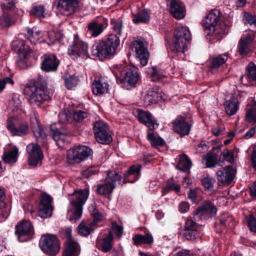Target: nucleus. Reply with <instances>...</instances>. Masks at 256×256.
<instances>
[{"label": "nucleus", "mask_w": 256, "mask_h": 256, "mask_svg": "<svg viewBox=\"0 0 256 256\" xmlns=\"http://www.w3.org/2000/svg\"><path fill=\"white\" fill-rule=\"evenodd\" d=\"M111 23L114 34H109L105 40L96 42L92 46L93 55L102 60L112 56L120 44L119 36L122 34V21L112 19Z\"/></svg>", "instance_id": "nucleus-1"}, {"label": "nucleus", "mask_w": 256, "mask_h": 256, "mask_svg": "<svg viewBox=\"0 0 256 256\" xmlns=\"http://www.w3.org/2000/svg\"><path fill=\"white\" fill-rule=\"evenodd\" d=\"M24 94L30 104L39 106L50 100L52 96L46 85L40 82H29L24 86Z\"/></svg>", "instance_id": "nucleus-2"}, {"label": "nucleus", "mask_w": 256, "mask_h": 256, "mask_svg": "<svg viewBox=\"0 0 256 256\" xmlns=\"http://www.w3.org/2000/svg\"><path fill=\"white\" fill-rule=\"evenodd\" d=\"M74 200L70 202V208L68 210V214L70 221L75 222L82 216V206L86 201L88 196V190H82L75 192L73 194Z\"/></svg>", "instance_id": "nucleus-3"}, {"label": "nucleus", "mask_w": 256, "mask_h": 256, "mask_svg": "<svg viewBox=\"0 0 256 256\" xmlns=\"http://www.w3.org/2000/svg\"><path fill=\"white\" fill-rule=\"evenodd\" d=\"M190 40V33L188 28L184 26H178L174 34L172 50L176 52L184 53L188 49Z\"/></svg>", "instance_id": "nucleus-4"}, {"label": "nucleus", "mask_w": 256, "mask_h": 256, "mask_svg": "<svg viewBox=\"0 0 256 256\" xmlns=\"http://www.w3.org/2000/svg\"><path fill=\"white\" fill-rule=\"evenodd\" d=\"M220 11L218 10H214L210 11L202 22V26L206 29L210 30L208 34L213 36H217L218 35L220 38H218V40L221 39L222 35L228 33L226 30L220 31L218 30L219 26H217V24L220 20Z\"/></svg>", "instance_id": "nucleus-5"}, {"label": "nucleus", "mask_w": 256, "mask_h": 256, "mask_svg": "<svg viewBox=\"0 0 256 256\" xmlns=\"http://www.w3.org/2000/svg\"><path fill=\"white\" fill-rule=\"evenodd\" d=\"M94 136L96 141L103 144H110L112 142L108 124L104 121H96L93 124Z\"/></svg>", "instance_id": "nucleus-6"}, {"label": "nucleus", "mask_w": 256, "mask_h": 256, "mask_svg": "<svg viewBox=\"0 0 256 256\" xmlns=\"http://www.w3.org/2000/svg\"><path fill=\"white\" fill-rule=\"evenodd\" d=\"M91 152V149L86 146H74L68 151V161L72 164L80 163L90 156Z\"/></svg>", "instance_id": "nucleus-7"}, {"label": "nucleus", "mask_w": 256, "mask_h": 256, "mask_svg": "<svg viewBox=\"0 0 256 256\" xmlns=\"http://www.w3.org/2000/svg\"><path fill=\"white\" fill-rule=\"evenodd\" d=\"M121 176L118 173H110L108 174L103 184L96 186V192L100 195H106L112 193L116 187V183L119 182L120 184Z\"/></svg>", "instance_id": "nucleus-8"}, {"label": "nucleus", "mask_w": 256, "mask_h": 256, "mask_svg": "<svg viewBox=\"0 0 256 256\" xmlns=\"http://www.w3.org/2000/svg\"><path fill=\"white\" fill-rule=\"evenodd\" d=\"M15 234L20 242H26L32 239L34 230L30 221L22 220L16 226Z\"/></svg>", "instance_id": "nucleus-9"}, {"label": "nucleus", "mask_w": 256, "mask_h": 256, "mask_svg": "<svg viewBox=\"0 0 256 256\" xmlns=\"http://www.w3.org/2000/svg\"><path fill=\"white\" fill-rule=\"evenodd\" d=\"M42 250L50 256H54L60 250V244L56 237L54 235L44 236L40 242Z\"/></svg>", "instance_id": "nucleus-10"}, {"label": "nucleus", "mask_w": 256, "mask_h": 256, "mask_svg": "<svg viewBox=\"0 0 256 256\" xmlns=\"http://www.w3.org/2000/svg\"><path fill=\"white\" fill-rule=\"evenodd\" d=\"M6 128L10 134L13 136H22L27 135L30 128L27 122H20L16 118H10L8 120Z\"/></svg>", "instance_id": "nucleus-11"}, {"label": "nucleus", "mask_w": 256, "mask_h": 256, "mask_svg": "<svg viewBox=\"0 0 256 256\" xmlns=\"http://www.w3.org/2000/svg\"><path fill=\"white\" fill-rule=\"evenodd\" d=\"M68 54L74 59L78 57L87 58L88 55V44L78 40H74L68 49Z\"/></svg>", "instance_id": "nucleus-12"}, {"label": "nucleus", "mask_w": 256, "mask_h": 256, "mask_svg": "<svg viewBox=\"0 0 256 256\" xmlns=\"http://www.w3.org/2000/svg\"><path fill=\"white\" fill-rule=\"evenodd\" d=\"M26 152L28 154L29 164L33 167L37 166L43 158L40 146L37 144H30L26 146Z\"/></svg>", "instance_id": "nucleus-13"}, {"label": "nucleus", "mask_w": 256, "mask_h": 256, "mask_svg": "<svg viewBox=\"0 0 256 256\" xmlns=\"http://www.w3.org/2000/svg\"><path fill=\"white\" fill-rule=\"evenodd\" d=\"M52 201V198L50 195L46 194H42L37 216L43 218L50 217L53 210Z\"/></svg>", "instance_id": "nucleus-14"}, {"label": "nucleus", "mask_w": 256, "mask_h": 256, "mask_svg": "<svg viewBox=\"0 0 256 256\" xmlns=\"http://www.w3.org/2000/svg\"><path fill=\"white\" fill-rule=\"evenodd\" d=\"M57 8L60 12L64 16H68L74 14L78 7L77 0H56Z\"/></svg>", "instance_id": "nucleus-15"}, {"label": "nucleus", "mask_w": 256, "mask_h": 256, "mask_svg": "<svg viewBox=\"0 0 256 256\" xmlns=\"http://www.w3.org/2000/svg\"><path fill=\"white\" fill-rule=\"evenodd\" d=\"M60 64V60L53 54H46L42 56L41 68L46 72L56 71Z\"/></svg>", "instance_id": "nucleus-16"}, {"label": "nucleus", "mask_w": 256, "mask_h": 256, "mask_svg": "<svg viewBox=\"0 0 256 256\" xmlns=\"http://www.w3.org/2000/svg\"><path fill=\"white\" fill-rule=\"evenodd\" d=\"M133 50L136 52L142 66L147 64L149 53L142 41L136 40L133 42Z\"/></svg>", "instance_id": "nucleus-17"}, {"label": "nucleus", "mask_w": 256, "mask_h": 256, "mask_svg": "<svg viewBox=\"0 0 256 256\" xmlns=\"http://www.w3.org/2000/svg\"><path fill=\"white\" fill-rule=\"evenodd\" d=\"M50 128L52 131V136L56 144L59 147H63L66 140V132L63 127H61L59 124L57 125L53 124L50 125Z\"/></svg>", "instance_id": "nucleus-18"}, {"label": "nucleus", "mask_w": 256, "mask_h": 256, "mask_svg": "<svg viewBox=\"0 0 256 256\" xmlns=\"http://www.w3.org/2000/svg\"><path fill=\"white\" fill-rule=\"evenodd\" d=\"M135 114L140 122L149 128V130L156 128L158 126L149 112L138 109L135 112Z\"/></svg>", "instance_id": "nucleus-19"}, {"label": "nucleus", "mask_w": 256, "mask_h": 256, "mask_svg": "<svg viewBox=\"0 0 256 256\" xmlns=\"http://www.w3.org/2000/svg\"><path fill=\"white\" fill-rule=\"evenodd\" d=\"M174 130L182 136L188 135L192 125L181 116H178L172 122Z\"/></svg>", "instance_id": "nucleus-20"}, {"label": "nucleus", "mask_w": 256, "mask_h": 256, "mask_svg": "<svg viewBox=\"0 0 256 256\" xmlns=\"http://www.w3.org/2000/svg\"><path fill=\"white\" fill-rule=\"evenodd\" d=\"M254 39V36L252 33H248L242 36L238 46V52L241 55L246 56L249 53Z\"/></svg>", "instance_id": "nucleus-21"}, {"label": "nucleus", "mask_w": 256, "mask_h": 256, "mask_svg": "<svg viewBox=\"0 0 256 256\" xmlns=\"http://www.w3.org/2000/svg\"><path fill=\"white\" fill-rule=\"evenodd\" d=\"M235 170L231 166L222 168L216 173V178L221 183L230 184L234 179Z\"/></svg>", "instance_id": "nucleus-22"}, {"label": "nucleus", "mask_w": 256, "mask_h": 256, "mask_svg": "<svg viewBox=\"0 0 256 256\" xmlns=\"http://www.w3.org/2000/svg\"><path fill=\"white\" fill-rule=\"evenodd\" d=\"M170 2V12L177 19H182L185 16L184 4L180 0H168Z\"/></svg>", "instance_id": "nucleus-23"}, {"label": "nucleus", "mask_w": 256, "mask_h": 256, "mask_svg": "<svg viewBox=\"0 0 256 256\" xmlns=\"http://www.w3.org/2000/svg\"><path fill=\"white\" fill-rule=\"evenodd\" d=\"M184 236L188 240H195L198 234V226L197 224L190 219L187 218L184 225Z\"/></svg>", "instance_id": "nucleus-24"}, {"label": "nucleus", "mask_w": 256, "mask_h": 256, "mask_svg": "<svg viewBox=\"0 0 256 256\" xmlns=\"http://www.w3.org/2000/svg\"><path fill=\"white\" fill-rule=\"evenodd\" d=\"M163 96L161 92H159L158 88H153L149 90L143 98L144 104L146 106H148L156 103V101L163 100Z\"/></svg>", "instance_id": "nucleus-25"}, {"label": "nucleus", "mask_w": 256, "mask_h": 256, "mask_svg": "<svg viewBox=\"0 0 256 256\" xmlns=\"http://www.w3.org/2000/svg\"><path fill=\"white\" fill-rule=\"evenodd\" d=\"M108 84L104 78L100 77L94 80L92 83V92L96 95H100L108 92Z\"/></svg>", "instance_id": "nucleus-26"}, {"label": "nucleus", "mask_w": 256, "mask_h": 256, "mask_svg": "<svg viewBox=\"0 0 256 256\" xmlns=\"http://www.w3.org/2000/svg\"><path fill=\"white\" fill-rule=\"evenodd\" d=\"M13 47H16L15 50L18 51V57L20 60L18 62V64L22 62V60L28 58V55L31 50L30 48L26 45L24 40H18L14 42Z\"/></svg>", "instance_id": "nucleus-27"}, {"label": "nucleus", "mask_w": 256, "mask_h": 256, "mask_svg": "<svg viewBox=\"0 0 256 256\" xmlns=\"http://www.w3.org/2000/svg\"><path fill=\"white\" fill-rule=\"evenodd\" d=\"M139 78L138 69L134 66H130L126 72L124 82L131 87L135 86Z\"/></svg>", "instance_id": "nucleus-28"}, {"label": "nucleus", "mask_w": 256, "mask_h": 256, "mask_svg": "<svg viewBox=\"0 0 256 256\" xmlns=\"http://www.w3.org/2000/svg\"><path fill=\"white\" fill-rule=\"evenodd\" d=\"M80 252L78 244L73 240H68L62 256H78Z\"/></svg>", "instance_id": "nucleus-29"}, {"label": "nucleus", "mask_w": 256, "mask_h": 256, "mask_svg": "<svg viewBox=\"0 0 256 256\" xmlns=\"http://www.w3.org/2000/svg\"><path fill=\"white\" fill-rule=\"evenodd\" d=\"M140 172V166H130L128 170L124 174L125 178L123 184L126 182H134L138 178Z\"/></svg>", "instance_id": "nucleus-30"}, {"label": "nucleus", "mask_w": 256, "mask_h": 256, "mask_svg": "<svg viewBox=\"0 0 256 256\" xmlns=\"http://www.w3.org/2000/svg\"><path fill=\"white\" fill-rule=\"evenodd\" d=\"M224 106L226 112L228 115H234L239 108L238 100L234 97H232L229 100H226Z\"/></svg>", "instance_id": "nucleus-31"}, {"label": "nucleus", "mask_w": 256, "mask_h": 256, "mask_svg": "<svg viewBox=\"0 0 256 256\" xmlns=\"http://www.w3.org/2000/svg\"><path fill=\"white\" fill-rule=\"evenodd\" d=\"M146 72L152 81H159L166 76V72L156 66H152L146 68Z\"/></svg>", "instance_id": "nucleus-32"}, {"label": "nucleus", "mask_w": 256, "mask_h": 256, "mask_svg": "<svg viewBox=\"0 0 256 256\" xmlns=\"http://www.w3.org/2000/svg\"><path fill=\"white\" fill-rule=\"evenodd\" d=\"M18 148L16 146L12 147L9 150L4 153L2 160L6 164H13L18 160Z\"/></svg>", "instance_id": "nucleus-33"}, {"label": "nucleus", "mask_w": 256, "mask_h": 256, "mask_svg": "<svg viewBox=\"0 0 256 256\" xmlns=\"http://www.w3.org/2000/svg\"><path fill=\"white\" fill-rule=\"evenodd\" d=\"M10 206L6 201V196L3 188L0 186V216L6 218L9 215Z\"/></svg>", "instance_id": "nucleus-34"}, {"label": "nucleus", "mask_w": 256, "mask_h": 256, "mask_svg": "<svg viewBox=\"0 0 256 256\" xmlns=\"http://www.w3.org/2000/svg\"><path fill=\"white\" fill-rule=\"evenodd\" d=\"M232 222V218L228 214H224L220 216L216 221L217 226H220L219 230L216 229V232L220 233L222 230L229 226Z\"/></svg>", "instance_id": "nucleus-35"}, {"label": "nucleus", "mask_w": 256, "mask_h": 256, "mask_svg": "<svg viewBox=\"0 0 256 256\" xmlns=\"http://www.w3.org/2000/svg\"><path fill=\"white\" fill-rule=\"evenodd\" d=\"M134 244L136 246L142 244H151L153 242V238L151 234H146L144 235L137 234L132 238Z\"/></svg>", "instance_id": "nucleus-36"}, {"label": "nucleus", "mask_w": 256, "mask_h": 256, "mask_svg": "<svg viewBox=\"0 0 256 256\" xmlns=\"http://www.w3.org/2000/svg\"><path fill=\"white\" fill-rule=\"evenodd\" d=\"M132 16V21L135 24L146 23L150 20V14L146 10H140Z\"/></svg>", "instance_id": "nucleus-37"}, {"label": "nucleus", "mask_w": 256, "mask_h": 256, "mask_svg": "<svg viewBox=\"0 0 256 256\" xmlns=\"http://www.w3.org/2000/svg\"><path fill=\"white\" fill-rule=\"evenodd\" d=\"M192 166V162L186 154H182L180 156L179 162L176 166L178 170L182 172H188Z\"/></svg>", "instance_id": "nucleus-38"}, {"label": "nucleus", "mask_w": 256, "mask_h": 256, "mask_svg": "<svg viewBox=\"0 0 256 256\" xmlns=\"http://www.w3.org/2000/svg\"><path fill=\"white\" fill-rule=\"evenodd\" d=\"M88 30L92 36L96 37L99 36L104 30L103 24L95 22H90L88 26Z\"/></svg>", "instance_id": "nucleus-39"}, {"label": "nucleus", "mask_w": 256, "mask_h": 256, "mask_svg": "<svg viewBox=\"0 0 256 256\" xmlns=\"http://www.w3.org/2000/svg\"><path fill=\"white\" fill-rule=\"evenodd\" d=\"M42 33L40 30L34 29H28L27 38L30 42L33 44H36L42 36Z\"/></svg>", "instance_id": "nucleus-40"}, {"label": "nucleus", "mask_w": 256, "mask_h": 256, "mask_svg": "<svg viewBox=\"0 0 256 256\" xmlns=\"http://www.w3.org/2000/svg\"><path fill=\"white\" fill-rule=\"evenodd\" d=\"M228 53L220 54L216 57H214L211 60L210 68H217L221 65L224 64L228 58Z\"/></svg>", "instance_id": "nucleus-41"}, {"label": "nucleus", "mask_w": 256, "mask_h": 256, "mask_svg": "<svg viewBox=\"0 0 256 256\" xmlns=\"http://www.w3.org/2000/svg\"><path fill=\"white\" fill-rule=\"evenodd\" d=\"M198 213L201 214H215L216 212V208L211 202H206L201 206L198 208Z\"/></svg>", "instance_id": "nucleus-42"}, {"label": "nucleus", "mask_w": 256, "mask_h": 256, "mask_svg": "<svg viewBox=\"0 0 256 256\" xmlns=\"http://www.w3.org/2000/svg\"><path fill=\"white\" fill-rule=\"evenodd\" d=\"M147 138L152 146L154 147L162 146L164 144V141L162 138L154 135L151 130H148Z\"/></svg>", "instance_id": "nucleus-43"}, {"label": "nucleus", "mask_w": 256, "mask_h": 256, "mask_svg": "<svg viewBox=\"0 0 256 256\" xmlns=\"http://www.w3.org/2000/svg\"><path fill=\"white\" fill-rule=\"evenodd\" d=\"M17 0H1L0 6L4 13L13 11L16 8Z\"/></svg>", "instance_id": "nucleus-44"}, {"label": "nucleus", "mask_w": 256, "mask_h": 256, "mask_svg": "<svg viewBox=\"0 0 256 256\" xmlns=\"http://www.w3.org/2000/svg\"><path fill=\"white\" fill-rule=\"evenodd\" d=\"M113 240V234L112 232H110L108 235L103 238L101 243L102 250L104 252H109L112 248V242Z\"/></svg>", "instance_id": "nucleus-45"}, {"label": "nucleus", "mask_w": 256, "mask_h": 256, "mask_svg": "<svg viewBox=\"0 0 256 256\" xmlns=\"http://www.w3.org/2000/svg\"><path fill=\"white\" fill-rule=\"evenodd\" d=\"M93 226L92 224H86L84 222H81L78 227V232L82 236H88L93 231Z\"/></svg>", "instance_id": "nucleus-46"}, {"label": "nucleus", "mask_w": 256, "mask_h": 256, "mask_svg": "<svg viewBox=\"0 0 256 256\" xmlns=\"http://www.w3.org/2000/svg\"><path fill=\"white\" fill-rule=\"evenodd\" d=\"M203 160V163L207 168H213L216 165V158L211 154L208 153Z\"/></svg>", "instance_id": "nucleus-47"}, {"label": "nucleus", "mask_w": 256, "mask_h": 256, "mask_svg": "<svg viewBox=\"0 0 256 256\" xmlns=\"http://www.w3.org/2000/svg\"><path fill=\"white\" fill-rule=\"evenodd\" d=\"M78 79L74 75H70L66 77L64 80V84L67 88L70 90L75 87L78 83Z\"/></svg>", "instance_id": "nucleus-48"}, {"label": "nucleus", "mask_w": 256, "mask_h": 256, "mask_svg": "<svg viewBox=\"0 0 256 256\" xmlns=\"http://www.w3.org/2000/svg\"><path fill=\"white\" fill-rule=\"evenodd\" d=\"M256 102H254V106L246 111V120L249 122H256Z\"/></svg>", "instance_id": "nucleus-49"}, {"label": "nucleus", "mask_w": 256, "mask_h": 256, "mask_svg": "<svg viewBox=\"0 0 256 256\" xmlns=\"http://www.w3.org/2000/svg\"><path fill=\"white\" fill-rule=\"evenodd\" d=\"M44 8L42 6L34 7L30 12V14L34 16L42 18L44 17Z\"/></svg>", "instance_id": "nucleus-50"}, {"label": "nucleus", "mask_w": 256, "mask_h": 256, "mask_svg": "<svg viewBox=\"0 0 256 256\" xmlns=\"http://www.w3.org/2000/svg\"><path fill=\"white\" fill-rule=\"evenodd\" d=\"M246 220L250 230L256 234V218L250 214L246 216Z\"/></svg>", "instance_id": "nucleus-51"}, {"label": "nucleus", "mask_w": 256, "mask_h": 256, "mask_svg": "<svg viewBox=\"0 0 256 256\" xmlns=\"http://www.w3.org/2000/svg\"><path fill=\"white\" fill-rule=\"evenodd\" d=\"M214 182L215 180L214 178L208 176H204L202 180V182L204 186L207 190H212Z\"/></svg>", "instance_id": "nucleus-52"}, {"label": "nucleus", "mask_w": 256, "mask_h": 256, "mask_svg": "<svg viewBox=\"0 0 256 256\" xmlns=\"http://www.w3.org/2000/svg\"><path fill=\"white\" fill-rule=\"evenodd\" d=\"M88 116V114L86 112L82 110H77L74 112L72 114L74 120L78 122L83 120Z\"/></svg>", "instance_id": "nucleus-53"}, {"label": "nucleus", "mask_w": 256, "mask_h": 256, "mask_svg": "<svg viewBox=\"0 0 256 256\" xmlns=\"http://www.w3.org/2000/svg\"><path fill=\"white\" fill-rule=\"evenodd\" d=\"M0 22L4 26H8L14 24V20L10 16L4 14L0 18Z\"/></svg>", "instance_id": "nucleus-54"}, {"label": "nucleus", "mask_w": 256, "mask_h": 256, "mask_svg": "<svg viewBox=\"0 0 256 256\" xmlns=\"http://www.w3.org/2000/svg\"><path fill=\"white\" fill-rule=\"evenodd\" d=\"M224 160L230 163L234 162V152L232 150H224L222 154Z\"/></svg>", "instance_id": "nucleus-55"}, {"label": "nucleus", "mask_w": 256, "mask_h": 256, "mask_svg": "<svg viewBox=\"0 0 256 256\" xmlns=\"http://www.w3.org/2000/svg\"><path fill=\"white\" fill-rule=\"evenodd\" d=\"M33 132L38 140H40L44 141L46 137V134H45L44 130L39 126H38L36 130H33Z\"/></svg>", "instance_id": "nucleus-56"}, {"label": "nucleus", "mask_w": 256, "mask_h": 256, "mask_svg": "<svg viewBox=\"0 0 256 256\" xmlns=\"http://www.w3.org/2000/svg\"><path fill=\"white\" fill-rule=\"evenodd\" d=\"M248 78L256 80V66L251 65L248 66Z\"/></svg>", "instance_id": "nucleus-57"}, {"label": "nucleus", "mask_w": 256, "mask_h": 256, "mask_svg": "<svg viewBox=\"0 0 256 256\" xmlns=\"http://www.w3.org/2000/svg\"><path fill=\"white\" fill-rule=\"evenodd\" d=\"M68 112L65 110L62 111L58 114V121L60 123L66 124L69 121L70 116L68 114Z\"/></svg>", "instance_id": "nucleus-58"}, {"label": "nucleus", "mask_w": 256, "mask_h": 256, "mask_svg": "<svg viewBox=\"0 0 256 256\" xmlns=\"http://www.w3.org/2000/svg\"><path fill=\"white\" fill-rule=\"evenodd\" d=\"M10 104L14 106L15 108H17L20 106L21 100L20 98V96L18 94H14L12 96Z\"/></svg>", "instance_id": "nucleus-59"}, {"label": "nucleus", "mask_w": 256, "mask_h": 256, "mask_svg": "<svg viewBox=\"0 0 256 256\" xmlns=\"http://www.w3.org/2000/svg\"><path fill=\"white\" fill-rule=\"evenodd\" d=\"M178 208L180 212L186 213L190 210V204L186 202H182L179 204Z\"/></svg>", "instance_id": "nucleus-60"}, {"label": "nucleus", "mask_w": 256, "mask_h": 256, "mask_svg": "<svg viewBox=\"0 0 256 256\" xmlns=\"http://www.w3.org/2000/svg\"><path fill=\"white\" fill-rule=\"evenodd\" d=\"M112 230L118 238H120L122 234V228L117 225L116 223L112 224Z\"/></svg>", "instance_id": "nucleus-61"}, {"label": "nucleus", "mask_w": 256, "mask_h": 256, "mask_svg": "<svg viewBox=\"0 0 256 256\" xmlns=\"http://www.w3.org/2000/svg\"><path fill=\"white\" fill-rule=\"evenodd\" d=\"M248 188L250 196L256 200V180L250 184Z\"/></svg>", "instance_id": "nucleus-62"}, {"label": "nucleus", "mask_w": 256, "mask_h": 256, "mask_svg": "<svg viewBox=\"0 0 256 256\" xmlns=\"http://www.w3.org/2000/svg\"><path fill=\"white\" fill-rule=\"evenodd\" d=\"M180 186L175 183H168L165 186V190H174L176 192H178L180 191Z\"/></svg>", "instance_id": "nucleus-63"}, {"label": "nucleus", "mask_w": 256, "mask_h": 256, "mask_svg": "<svg viewBox=\"0 0 256 256\" xmlns=\"http://www.w3.org/2000/svg\"><path fill=\"white\" fill-rule=\"evenodd\" d=\"M246 19L248 24H254L256 26V16H252L250 14H246Z\"/></svg>", "instance_id": "nucleus-64"}]
</instances>
